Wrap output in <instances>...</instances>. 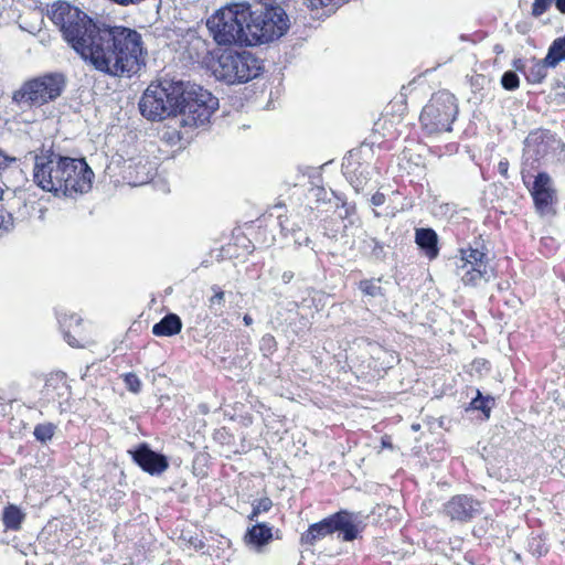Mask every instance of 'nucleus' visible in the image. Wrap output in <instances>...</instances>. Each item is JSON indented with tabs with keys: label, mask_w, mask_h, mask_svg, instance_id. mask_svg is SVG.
Wrapping results in <instances>:
<instances>
[{
	"label": "nucleus",
	"mask_w": 565,
	"mask_h": 565,
	"mask_svg": "<svg viewBox=\"0 0 565 565\" xmlns=\"http://www.w3.org/2000/svg\"><path fill=\"white\" fill-rule=\"evenodd\" d=\"M47 17L63 39L99 72L130 75L143 63L142 38L134 29L94 20L66 1L54 2Z\"/></svg>",
	"instance_id": "nucleus-1"
},
{
	"label": "nucleus",
	"mask_w": 565,
	"mask_h": 565,
	"mask_svg": "<svg viewBox=\"0 0 565 565\" xmlns=\"http://www.w3.org/2000/svg\"><path fill=\"white\" fill-rule=\"evenodd\" d=\"M268 15L250 12L249 3H233L210 17L206 25L218 45H257L284 35L285 22H268Z\"/></svg>",
	"instance_id": "nucleus-2"
},
{
	"label": "nucleus",
	"mask_w": 565,
	"mask_h": 565,
	"mask_svg": "<svg viewBox=\"0 0 565 565\" xmlns=\"http://www.w3.org/2000/svg\"><path fill=\"white\" fill-rule=\"evenodd\" d=\"M182 81L164 79L151 83L139 100L141 115L151 121H161L168 117L177 116L179 96L182 95Z\"/></svg>",
	"instance_id": "nucleus-3"
},
{
	"label": "nucleus",
	"mask_w": 565,
	"mask_h": 565,
	"mask_svg": "<svg viewBox=\"0 0 565 565\" xmlns=\"http://www.w3.org/2000/svg\"><path fill=\"white\" fill-rule=\"evenodd\" d=\"M214 76L227 84L247 83L260 75L263 63L248 51H224L212 66Z\"/></svg>",
	"instance_id": "nucleus-4"
},
{
	"label": "nucleus",
	"mask_w": 565,
	"mask_h": 565,
	"mask_svg": "<svg viewBox=\"0 0 565 565\" xmlns=\"http://www.w3.org/2000/svg\"><path fill=\"white\" fill-rule=\"evenodd\" d=\"M181 90L178 114L182 117V125L196 127L206 124L218 108V99L207 89L183 81Z\"/></svg>",
	"instance_id": "nucleus-5"
},
{
	"label": "nucleus",
	"mask_w": 565,
	"mask_h": 565,
	"mask_svg": "<svg viewBox=\"0 0 565 565\" xmlns=\"http://www.w3.org/2000/svg\"><path fill=\"white\" fill-rule=\"evenodd\" d=\"M67 79L63 73H46L29 79L13 93L12 100L18 105L43 106L57 99L66 88Z\"/></svg>",
	"instance_id": "nucleus-6"
},
{
	"label": "nucleus",
	"mask_w": 565,
	"mask_h": 565,
	"mask_svg": "<svg viewBox=\"0 0 565 565\" xmlns=\"http://www.w3.org/2000/svg\"><path fill=\"white\" fill-rule=\"evenodd\" d=\"M458 115L456 97L449 92L435 93L420 113L423 130L429 135H439L451 131V125Z\"/></svg>",
	"instance_id": "nucleus-7"
},
{
	"label": "nucleus",
	"mask_w": 565,
	"mask_h": 565,
	"mask_svg": "<svg viewBox=\"0 0 565 565\" xmlns=\"http://www.w3.org/2000/svg\"><path fill=\"white\" fill-rule=\"evenodd\" d=\"M356 519V515L348 511L337 512L320 522L311 524L307 532L302 534L301 541L305 544L315 545L327 535L339 532V536L343 541L351 542L358 537L360 532Z\"/></svg>",
	"instance_id": "nucleus-8"
},
{
	"label": "nucleus",
	"mask_w": 565,
	"mask_h": 565,
	"mask_svg": "<svg viewBox=\"0 0 565 565\" xmlns=\"http://www.w3.org/2000/svg\"><path fill=\"white\" fill-rule=\"evenodd\" d=\"M62 156L51 152L49 156H35L33 181L42 190L63 195V174L67 168L62 167Z\"/></svg>",
	"instance_id": "nucleus-9"
},
{
	"label": "nucleus",
	"mask_w": 565,
	"mask_h": 565,
	"mask_svg": "<svg viewBox=\"0 0 565 565\" xmlns=\"http://www.w3.org/2000/svg\"><path fill=\"white\" fill-rule=\"evenodd\" d=\"M482 248L481 242H475V246L461 249L458 275L466 285H476L481 279L488 281L493 276L488 255Z\"/></svg>",
	"instance_id": "nucleus-10"
},
{
	"label": "nucleus",
	"mask_w": 565,
	"mask_h": 565,
	"mask_svg": "<svg viewBox=\"0 0 565 565\" xmlns=\"http://www.w3.org/2000/svg\"><path fill=\"white\" fill-rule=\"evenodd\" d=\"M61 164L68 170L63 174V195L87 193L92 189L94 172L84 158L62 156Z\"/></svg>",
	"instance_id": "nucleus-11"
},
{
	"label": "nucleus",
	"mask_w": 565,
	"mask_h": 565,
	"mask_svg": "<svg viewBox=\"0 0 565 565\" xmlns=\"http://www.w3.org/2000/svg\"><path fill=\"white\" fill-rule=\"evenodd\" d=\"M536 212L541 216L553 215L556 202V191L553 181L546 172H540L530 189Z\"/></svg>",
	"instance_id": "nucleus-12"
},
{
	"label": "nucleus",
	"mask_w": 565,
	"mask_h": 565,
	"mask_svg": "<svg viewBox=\"0 0 565 565\" xmlns=\"http://www.w3.org/2000/svg\"><path fill=\"white\" fill-rule=\"evenodd\" d=\"M443 511L451 521L465 523L481 514L482 503L471 495L458 494L444 504Z\"/></svg>",
	"instance_id": "nucleus-13"
},
{
	"label": "nucleus",
	"mask_w": 565,
	"mask_h": 565,
	"mask_svg": "<svg viewBox=\"0 0 565 565\" xmlns=\"http://www.w3.org/2000/svg\"><path fill=\"white\" fill-rule=\"evenodd\" d=\"M129 452L135 462L150 475H160L169 467L167 457L153 451L147 444H141Z\"/></svg>",
	"instance_id": "nucleus-14"
},
{
	"label": "nucleus",
	"mask_w": 565,
	"mask_h": 565,
	"mask_svg": "<svg viewBox=\"0 0 565 565\" xmlns=\"http://www.w3.org/2000/svg\"><path fill=\"white\" fill-rule=\"evenodd\" d=\"M58 323L61 326L65 341L73 348H88L95 342L83 334L81 324L82 319L76 315H61L58 316Z\"/></svg>",
	"instance_id": "nucleus-15"
},
{
	"label": "nucleus",
	"mask_w": 565,
	"mask_h": 565,
	"mask_svg": "<svg viewBox=\"0 0 565 565\" xmlns=\"http://www.w3.org/2000/svg\"><path fill=\"white\" fill-rule=\"evenodd\" d=\"M559 143L554 135L541 131L531 134L524 142V157L525 160L533 159L539 161L547 156L553 145Z\"/></svg>",
	"instance_id": "nucleus-16"
},
{
	"label": "nucleus",
	"mask_w": 565,
	"mask_h": 565,
	"mask_svg": "<svg viewBox=\"0 0 565 565\" xmlns=\"http://www.w3.org/2000/svg\"><path fill=\"white\" fill-rule=\"evenodd\" d=\"M42 398L46 403H57L62 405L68 401L71 388L64 373L51 374L41 391Z\"/></svg>",
	"instance_id": "nucleus-17"
},
{
	"label": "nucleus",
	"mask_w": 565,
	"mask_h": 565,
	"mask_svg": "<svg viewBox=\"0 0 565 565\" xmlns=\"http://www.w3.org/2000/svg\"><path fill=\"white\" fill-rule=\"evenodd\" d=\"M273 540V527L267 523H256L246 530L244 535L245 545L260 553Z\"/></svg>",
	"instance_id": "nucleus-18"
},
{
	"label": "nucleus",
	"mask_w": 565,
	"mask_h": 565,
	"mask_svg": "<svg viewBox=\"0 0 565 565\" xmlns=\"http://www.w3.org/2000/svg\"><path fill=\"white\" fill-rule=\"evenodd\" d=\"M258 6L259 8H255V9H252L250 8V12H257V13H260V14H266L268 15L265 20H271L273 22H278V19H281L284 20L286 26H285V30H284V34L288 31L289 26H290V20L285 11V9L282 8V6H285V3L288 1V0H254Z\"/></svg>",
	"instance_id": "nucleus-19"
},
{
	"label": "nucleus",
	"mask_w": 565,
	"mask_h": 565,
	"mask_svg": "<svg viewBox=\"0 0 565 565\" xmlns=\"http://www.w3.org/2000/svg\"><path fill=\"white\" fill-rule=\"evenodd\" d=\"M36 207L34 203H26L23 202L20 204L18 211L15 212V216H13L11 213H7L3 210H0V236H2L4 233H7L12 226L13 221H25L33 212H35Z\"/></svg>",
	"instance_id": "nucleus-20"
},
{
	"label": "nucleus",
	"mask_w": 565,
	"mask_h": 565,
	"mask_svg": "<svg viewBox=\"0 0 565 565\" xmlns=\"http://www.w3.org/2000/svg\"><path fill=\"white\" fill-rule=\"evenodd\" d=\"M25 518L26 513L20 507L9 503L2 511L1 521L6 530L20 531Z\"/></svg>",
	"instance_id": "nucleus-21"
},
{
	"label": "nucleus",
	"mask_w": 565,
	"mask_h": 565,
	"mask_svg": "<svg viewBox=\"0 0 565 565\" xmlns=\"http://www.w3.org/2000/svg\"><path fill=\"white\" fill-rule=\"evenodd\" d=\"M182 329V321L175 313L166 315L158 323L152 327V333L157 337H172Z\"/></svg>",
	"instance_id": "nucleus-22"
},
{
	"label": "nucleus",
	"mask_w": 565,
	"mask_h": 565,
	"mask_svg": "<svg viewBox=\"0 0 565 565\" xmlns=\"http://www.w3.org/2000/svg\"><path fill=\"white\" fill-rule=\"evenodd\" d=\"M416 243L425 250L429 258H435L438 255L437 248V234L431 228H418L416 230Z\"/></svg>",
	"instance_id": "nucleus-23"
},
{
	"label": "nucleus",
	"mask_w": 565,
	"mask_h": 565,
	"mask_svg": "<svg viewBox=\"0 0 565 565\" xmlns=\"http://www.w3.org/2000/svg\"><path fill=\"white\" fill-rule=\"evenodd\" d=\"M370 170L371 168L369 166L362 163H359V166L352 171L347 169V178L356 193L364 190V186L370 179Z\"/></svg>",
	"instance_id": "nucleus-24"
},
{
	"label": "nucleus",
	"mask_w": 565,
	"mask_h": 565,
	"mask_svg": "<svg viewBox=\"0 0 565 565\" xmlns=\"http://www.w3.org/2000/svg\"><path fill=\"white\" fill-rule=\"evenodd\" d=\"M562 62H565V34L551 43L545 55V63L552 64V68L557 67Z\"/></svg>",
	"instance_id": "nucleus-25"
},
{
	"label": "nucleus",
	"mask_w": 565,
	"mask_h": 565,
	"mask_svg": "<svg viewBox=\"0 0 565 565\" xmlns=\"http://www.w3.org/2000/svg\"><path fill=\"white\" fill-rule=\"evenodd\" d=\"M58 431V425L52 422H42L34 426L33 437L42 446H47Z\"/></svg>",
	"instance_id": "nucleus-26"
},
{
	"label": "nucleus",
	"mask_w": 565,
	"mask_h": 565,
	"mask_svg": "<svg viewBox=\"0 0 565 565\" xmlns=\"http://www.w3.org/2000/svg\"><path fill=\"white\" fill-rule=\"evenodd\" d=\"M548 68H552V64H546L545 57L534 61V64L525 73L526 79L532 84H540L546 78Z\"/></svg>",
	"instance_id": "nucleus-27"
},
{
	"label": "nucleus",
	"mask_w": 565,
	"mask_h": 565,
	"mask_svg": "<svg viewBox=\"0 0 565 565\" xmlns=\"http://www.w3.org/2000/svg\"><path fill=\"white\" fill-rule=\"evenodd\" d=\"M476 397L470 402V408L481 411L487 418L490 416V411L494 405V398L491 396H483L479 390L476 391Z\"/></svg>",
	"instance_id": "nucleus-28"
},
{
	"label": "nucleus",
	"mask_w": 565,
	"mask_h": 565,
	"mask_svg": "<svg viewBox=\"0 0 565 565\" xmlns=\"http://www.w3.org/2000/svg\"><path fill=\"white\" fill-rule=\"evenodd\" d=\"M212 290L214 294L209 299V309L215 317H220L225 306V294L217 286H213Z\"/></svg>",
	"instance_id": "nucleus-29"
},
{
	"label": "nucleus",
	"mask_w": 565,
	"mask_h": 565,
	"mask_svg": "<svg viewBox=\"0 0 565 565\" xmlns=\"http://www.w3.org/2000/svg\"><path fill=\"white\" fill-rule=\"evenodd\" d=\"M380 282L381 279H365L360 281L359 288L365 296L372 298L384 297L385 292Z\"/></svg>",
	"instance_id": "nucleus-30"
},
{
	"label": "nucleus",
	"mask_w": 565,
	"mask_h": 565,
	"mask_svg": "<svg viewBox=\"0 0 565 565\" xmlns=\"http://www.w3.org/2000/svg\"><path fill=\"white\" fill-rule=\"evenodd\" d=\"M271 507H273V501L269 498H267V497L257 500L253 504V510H252L250 514L247 516L248 520L249 521L256 520V518L260 513L269 511L271 509Z\"/></svg>",
	"instance_id": "nucleus-31"
},
{
	"label": "nucleus",
	"mask_w": 565,
	"mask_h": 565,
	"mask_svg": "<svg viewBox=\"0 0 565 565\" xmlns=\"http://www.w3.org/2000/svg\"><path fill=\"white\" fill-rule=\"evenodd\" d=\"M501 85L507 90H514L520 85V78L513 71H507L501 76Z\"/></svg>",
	"instance_id": "nucleus-32"
},
{
	"label": "nucleus",
	"mask_w": 565,
	"mask_h": 565,
	"mask_svg": "<svg viewBox=\"0 0 565 565\" xmlns=\"http://www.w3.org/2000/svg\"><path fill=\"white\" fill-rule=\"evenodd\" d=\"M125 385L131 393H139L141 390V381L135 373H126L122 375Z\"/></svg>",
	"instance_id": "nucleus-33"
},
{
	"label": "nucleus",
	"mask_w": 565,
	"mask_h": 565,
	"mask_svg": "<svg viewBox=\"0 0 565 565\" xmlns=\"http://www.w3.org/2000/svg\"><path fill=\"white\" fill-rule=\"evenodd\" d=\"M553 0H534L532 4V15L535 18L544 14L551 7Z\"/></svg>",
	"instance_id": "nucleus-34"
},
{
	"label": "nucleus",
	"mask_w": 565,
	"mask_h": 565,
	"mask_svg": "<svg viewBox=\"0 0 565 565\" xmlns=\"http://www.w3.org/2000/svg\"><path fill=\"white\" fill-rule=\"evenodd\" d=\"M260 350L265 355L273 353L276 350L275 338L270 334H265L260 340Z\"/></svg>",
	"instance_id": "nucleus-35"
},
{
	"label": "nucleus",
	"mask_w": 565,
	"mask_h": 565,
	"mask_svg": "<svg viewBox=\"0 0 565 565\" xmlns=\"http://www.w3.org/2000/svg\"><path fill=\"white\" fill-rule=\"evenodd\" d=\"M498 171L504 179L509 178V161L507 159L500 160L498 163Z\"/></svg>",
	"instance_id": "nucleus-36"
},
{
	"label": "nucleus",
	"mask_w": 565,
	"mask_h": 565,
	"mask_svg": "<svg viewBox=\"0 0 565 565\" xmlns=\"http://www.w3.org/2000/svg\"><path fill=\"white\" fill-rule=\"evenodd\" d=\"M385 202V195L381 192H376L371 198V203L374 206H381Z\"/></svg>",
	"instance_id": "nucleus-37"
},
{
	"label": "nucleus",
	"mask_w": 565,
	"mask_h": 565,
	"mask_svg": "<svg viewBox=\"0 0 565 565\" xmlns=\"http://www.w3.org/2000/svg\"><path fill=\"white\" fill-rule=\"evenodd\" d=\"M111 1L117 4L128 7V6H138L142 2H145L146 0H111Z\"/></svg>",
	"instance_id": "nucleus-38"
},
{
	"label": "nucleus",
	"mask_w": 565,
	"mask_h": 565,
	"mask_svg": "<svg viewBox=\"0 0 565 565\" xmlns=\"http://www.w3.org/2000/svg\"><path fill=\"white\" fill-rule=\"evenodd\" d=\"M295 277V274L294 271L291 270H286L281 274V280L284 284H289Z\"/></svg>",
	"instance_id": "nucleus-39"
},
{
	"label": "nucleus",
	"mask_w": 565,
	"mask_h": 565,
	"mask_svg": "<svg viewBox=\"0 0 565 565\" xmlns=\"http://www.w3.org/2000/svg\"><path fill=\"white\" fill-rule=\"evenodd\" d=\"M555 6L561 13H565V0H555Z\"/></svg>",
	"instance_id": "nucleus-40"
},
{
	"label": "nucleus",
	"mask_w": 565,
	"mask_h": 565,
	"mask_svg": "<svg viewBox=\"0 0 565 565\" xmlns=\"http://www.w3.org/2000/svg\"><path fill=\"white\" fill-rule=\"evenodd\" d=\"M513 66H514L516 70H519V71L523 70V67H524L522 60H515V61L513 62Z\"/></svg>",
	"instance_id": "nucleus-41"
},
{
	"label": "nucleus",
	"mask_w": 565,
	"mask_h": 565,
	"mask_svg": "<svg viewBox=\"0 0 565 565\" xmlns=\"http://www.w3.org/2000/svg\"><path fill=\"white\" fill-rule=\"evenodd\" d=\"M243 321L245 326H250L253 323V318L249 315H245Z\"/></svg>",
	"instance_id": "nucleus-42"
},
{
	"label": "nucleus",
	"mask_w": 565,
	"mask_h": 565,
	"mask_svg": "<svg viewBox=\"0 0 565 565\" xmlns=\"http://www.w3.org/2000/svg\"><path fill=\"white\" fill-rule=\"evenodd\" d=\"M394 361H395L394 355H393V354H390V360H388V361H387V363H386V364H387V366H388V367H391V366H392V364L394 363Z\"/></svg>",
	"instance_id": "nucleus-43"
},
{
	"label": "nucleus",
	"mask_w": 565,
	"mask_h": 565,
	"mask_svg": "<svg viewBox=\"0 0 565 565\" xmlns=\"http://www.w3.org/2000/svg\"><path fill=\"white\" fill-rule=\"evenodd\" d=\"M494 51H495L497 53H500V52H502V47H501L500 45H495V46H494Z\"/></svg>",
	"instance_id": "nucleus-44"
},
{
	"label": "nucleus",
	"mask_w": 565,
	"mask_h": 565,
	"mask_svg": "<svg viewBox=\"0 0 565 565\" xmlns=\"http://www.w3.org/2000/svg\"><path fill=\"white\" fill-rule=\"evenodd\" d=\"M412 428H413L414 430H417V429H419V425H415V424H414V425H412Z\"/></svg>",
	"instance_id": "nucleus-45"
},
{
	"label": "nucleus",
	"mask_w": 565,
	"mask_h": 565,
	"mask_svg": "<svg viewBox=\"0 0 565 565\" xmlns=\"http://www.w3.org/2000/svg\"><path fill=\"white\" fill-rule=\"evenodd\" d=\"M203 546V543L200 541L199 545H195V547L201 548Z\"/></svg>",
	"instance_id": "nucleus-46"
}]
</instances>
